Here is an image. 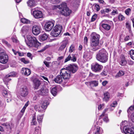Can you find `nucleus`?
<instances>
[{
  "instance_id": "f257e3e1",
  "label": "nucleus",
  "mask_w": 134,
  "mask_h": 134,
  "mask_svg": "<svg viewBox=\"0 0 134 134\" xmlns=\"http://www.w3.org/2000/svg\"><path fill=\"white\" fill-rule=\"evenodd\" d=\"M91 48L93 51H95L99 48L98 44L100 36L95 32H93L91 35Z\"/></svg>"
},
{
  "instance_id": "f03ea898",
  "label": "nucleus",
  "mask_w": 134,
  "mask_h": 134,
  "mask_svg": "<svg viewBox=\"0 0 134 134\" xmlns=\"http://www.w3.org/2000/svg\"><path fill=\"white\" fill-rule=\"evenodd\" d=\"M96 58L100 62L105 63L108 60V54L105 49H102L100 50L97 54Z\"/></svg>"
},
{
  "instance_id": "7ed1b4c3",
  "label": "nucleus",
  "mask_w": 134,
  "mask_h": 134,
  "mask_svg": "<svg viewBox=\"0 0 134 134\" xmlns=\"http://www.w3.org/2000/svg\"><path fill=\"white\" fill-rule=\"evenodd\" d=\"M120 127L122 132L126 134H134V130L129 127L127 121L121 122Z\"/></svg>"
},
{
  "instance_id": "20e7f679",
  "label": "nucleus",
  "mask_w": 134,
  "mask_h": 134,
  "mask_svg": "<svg viewBox=\"0 0 134 134\" xmlns=\"http://www.w3.org/2000/svg\"><path fill=\"white\" fill-rule=\"evenodd\" d=\"M27 37L28 42L26 44L29 47H35L37 48L40 45V43L38 42L35 37L28 35L27 36Z\"/></svg>"
},
{
  "instance_id": "39448f33",
  "label": "nucleus",
  "mask_w": 134,
  "mask_h": 134,
  "mask_svg": "<svg viewBox=\"0 0 134 134\" xmlns=\"http://www.w3.org/2000/svg\"><path fill=\"white\" fill-rule=\"evenodd\" d=\"M71 72L69 70L65 68H62L61 70L60 74L63 79V82L66 83L69 81L71 76Z\"/></svg>"
},
{
  "instance_id": "423d86ee",
  "label": "nucleus",
  "mask_w": 134,
  "mask_h": 134,
  "mask_svg": "<svg viewBox=\"0 0 134 134\" xmlns=\"http://www.w3.org/2000/svg\"><path fill=\"white\" fill-rule=\"evenodd\" d=\"M62 26L60 25L55 26L51 32V35L54 37L59 36L61 33L62 30Z\"/></svg>"
},
{
  "instance_id": "0eeeda50",
  "label": "nucleus",
  "mask_w": 134,
  "mask_h": 134,
  "mask_svg": "<svg viewBox=\"0 0 134 134\" xmlns=\"http://www.w3.org/2000/svg\"><path fill=\"white\" fill-rule=\"evenodd\" d=\"M8 56L5 52H0V62L5 64L8 61Z\"/></svg>"
},
{
  "instance_id": "6e6552de",
  "label": "nucleus",
  "mask_w": 134,
  "mask_h": 134,
  "mask_svg": "<svg viewBox=\"0 0 134 134\" xmlns=\"http://www.w3.org/2000/svg\"><path fill=\"white\" fill-rule=\"evenodd\" d=\"M31 12L33 13V15L36 18H41L43 16V14L42 12L38 10L36 8L32 9Z\"/></svg>"
},
{
  "instance_id": "1a4fd4ad",
  "label": "nucleus",
  "mask_w": 134,
  "mask_h": 134,
  "mask_svg": "<svg viewBox=\"0 0 134 134\" xmlns=\"http://www.w3.org/2000/svg\"><path fill=\"white\" fill-rule=\"evenodd\" d=\"M102 66L98 63H96L91 65V69L93 71L96 72H98L101 70Z\"/></svg>"
},
{
  "instance_id": "9d476101",
  "label": "nucleus",
  "mask_w": 134,
  "mask_h": 134,
  "mask_svg": "<svg viewBox=\"0 0 134 134\" xmlns=\"http://www.w3.org/2000/svg\"><path fill=\"white\" fill-rule=\"evenodd\" d=\"M54 20L48 21L47 22L45 25L44 28L47 31H50L52 29L54 25Z\"/></svg>"
},
{
  "instance_id": "9b49d317",
  "label": "nucleus",
  "mask_w": 134,
  "mask_h": 134,
  "mask_svg": "<svg viewBox=\"0 0 134 134\" xmlns=\"http://www.w3.org/2000/svg\"><path fill=\"white\" fill-rule=\"evenodd\" d=\"M37 94L42 96H47L49 93V90L48 89L44 86H43L40 90L37 91Z\"/></svg>"
},
{
  "instance_id": "f8f14e48",
  "label": "nucleus",
  "mask_w": 134,
  "mask_h": 134,
  "mask_svg": "<svg viewBox=\"0 0 134 134\" xmlns=\"http://www.w3.org/2000/svg\"><path fill=\"white\" fill-rule=\"evenodd\" d=\"M29 91L27 88L25 86L22 87L20 89V93L22 97H26L28 94Z\"/></svg>"
},
{
  "instance_id": "ddd939ff",
  "label": "nucleus",
  "mask_w": 134,
  "mask_h": 134,
  "mask_svg": "<svg viewBox=\"0 0 134 134\" xmlns=\"http://www.w3.org/2000/svg\"><path fill=\"white\" fill-rule=\"evenodd\" d=\"M41 27L37 25H34L32 28V33L35 35H38L41 32Z\"/></svg>"
},
{
  "instance_id": "4468645a",
  "label": "nucleus",
  "mask_w": 134,
  "mask_h": 134,
  "mask_svg": "<svg viewBox=\"0 0 134 134\" xmlns=\"http://www.w3.org/2000/svg\"><path fill=\"white\" fill-rule=\"evenodd\" d=\"M107 23L108 22L107 20H104L101 22V24L102 27L104 29L107 31H108L110 29L111 26Z\"/></svg>"
},
{
  "instance_id": "2eb2a0df",
  "label": "nucleus",
  "mask_w": 134,
  "mask_h": 134,
  "mask_svg": "<svg viewBox=\"0 0 134 134\" xmlns=\"http://www.w3.org/2000/svg\"><path fill=\"white\" fill-rule=\"evenodd\" d=\"M77 66L75 64L70 65L68 67V69L72 73H75L78 69Z\"/></svg>"
},
{
  "instance_id": "dca6fc26",
  "label": "nucleus",
  "mask_w": 134,
  "mask_h": 134,
  "mask_svg": "<svg viewBox=\"0 0 134 134\" xmlns=\"http://www.w3.org/2000/svg\"><path fill=\"white\" fill-rule=\"evenodd\" d=\"M21 73L26 76H28L30 75L31 73V70L26 68H23L21 70Z\"/></svg>"
},
{
  "instance_id": "f3484780",
  "label": "nucleus",
  "mask_w": 134,
  "mask_h": 134,
  "mask_svg": "<svg viewBox=\"0 0 134 134\" xmlns=\"http://www.w3.org/2000/svg\"><path fill=\"white\" fill-rule=\"evenodd\" d=\"M119 62L120 64L122 66H125L127 64V62L125 60V57L123 55H121Z\"/></svg>"
},
{
  "instance_id": "a211bd4d",
  "label": "nucleus",
  "mask_w": 134,
  "mask_h": 134,
  "mask_svg": "<svg viewBox=\"0 0 134 134\" xmlns=\"http://www.w3.org/2000/svg\"><path fill=\"white\" fill-rule=\"evenodd\" d=\"M49 104V103L47 102V101L44 100L42 104L41 107V109H39L38 110L39 112H41L46 109L47 107V105Z\"/></svg>"
},
{
  "instance_id": "6ab92c4d",
  "label": "nucleus",
  "mask_w": 134,
  "mask_h": 134,
  "mask_svg": "<svg viewBox=\"0 0 134 134\" xmlns=\"http://www.w3.org/2000/svg\"><path fill=\"white\" fill-rule=\"evenodd\" d=\"M62 78L63 77L61 75H59L54 79V80L56 83L60 84L63 82Z\"/></svg>"
},
{
  "instance_id": "aec40b11",
  "label": "nucleus",
  "mask_w": 134,
  "mask_h": 134,
  "mask_svg": "<svg viewBox=\"0 0 134 134\" xmlns=\"http://www.w3.org/2000/svg\"><path fill=\"white\" fill-rule=\"evenodd\" d=\"M71 13V11L68 8L61 10L62 14L65 16L69 15Z\"/></svg>"
},
{
  "instance_id": "412c9836",
  "label": "nucleus",
  "mask_w": 134,
  "mask_h": 134,
  "mask_svg": "<svg viewBox=\"0 0 134 134\" xmlns=\"http://www.w3.org/2000/svg\"><path fill=\"white\" fill-rule=\"evenodd\" d=\"M68 43V42L67 40L63 41L62 42V44L59 47L58 51H63L66 47Z\"/></svg>"
},
{
  "instance_id": "4be33fe9",
  "label": "nucleus",
  "mask_w": 134,
  "mask_h": 134,
  "mask_svg": "<svg viewBox=\"0 0 134 134\" xmlns=\"http://www.w3.org/2000/svg\"><path fill=\"white\" fill-rule=\"evenodd\" d=\"M104 97L103 99V100L106 102H108L110 98V94L109 92H107L104 93Z\"/></svg>"
},
{
  "instance_id": "5701e85b",
  "label": "nucleus",
  "mask_w": 134,
  "mask_h": 134,
  "mask_svg": "<svg viewBox=\"0 0 134 134\" xmlns=\"http://www.w3.org/2000/svg\"><path fill=\"white\" fill-rule=\"evenodd\" d=\"M41 83L40 81L37 80H35L34 81V88L37 89L40 85Z\"/></svg>"
},
{
  "instance_id": "b1692460",
  "label": "nucleus",
  "mask_w": 134,
  "mask_h": 134,
  "mask_svg": "<svg viewBox=\"0 0 134 134\" xmlns=\"http://www.w3.org/2000/svg\"><path fill=\"white\" fill-rule=\"evenodd\" d=\"M28 5L30 7H32L36 5V3L34 0H29L27 2Z\"/></svg>"
},
{
  "instance_id": "393cba45",
  "label": "nucleus",
  "mask_w": 134,
  "mask_h": 134,
  "mask_svg": "<svg viewBox=\"0 0 134 134\" xmlns=\"http://www.w3.org/2000/svg\"><path fill=\"white\" fill-rule=\"evenodd\" d=\"M29 29V27L26 25L23 26L21 29V32L24 34H26L28 32Z\"/></svg>"
},
{
  "instance_id": "a878e982",
  "label": "nucleus",
  "mask_w": 134,
  "mask_h": 134,
  "mask_svg": "<svg viewBox=\"0 0 134 134\" xmlns=\"http://www.w3.org/2000/svg\"><path fill=\"white\" fill-rule=\"evenodd\" d=\"M48 37V36L46 34L40 35V39L41 40L44 41L46 40Z\"/></svg>"
},
{
  "instance_id": "bb28decb",
  "label": "nucleus",
  "mask_w": 134,
  "mask_h": 134,
  "mask_svg": "<svg viewBox=\"0 0 134 134\" xmlns=\"http://www.w3.org/2000/svg\"><path fill=\"white\" fill-rule=\"evenodd\" d=\"M103 131L102 129L100 127L98 126L97 127L95 134H100L103 132Z\"/></svg>"
},
{
  "instance_id": "cd10ccee",
  "label": "nucleus",
  "mask_w": 134,
  "mask_h": 134,
  "mask_svg": "<svg viewBox=\"0 0 134 134\" xmlns=\"http://www.w3.org/2000/svg\"><path fill=\"white\" fill-rule=\"evenodd\" d=\"M124 74V72L123 71L120 70L116 75L115 77L116 78H118L123 75Z\"/></svg>"
},
{
  "instance_id": "c85d7f7f",
  "label": "nucleus",
  "mask_w": 134,
  "mask_h": 134,
  "mask_svg": "<svg viewBox=\"0 0 134 134\" xmlns=\"http://www.w3.org/2000/svg\"><path fill=\"white\" fill-rule=\"evenodd\" d=\"M68 8L67 4L65 3H63L59 5V9L62 10H63Z\"/></svg>"
},
{
  "instance_id": "c756f323",
  "label": "nucleus",
  "mask_w": 134,
  "mask_h": 134,
  "mask_svg": "<svg viewBox=\"0 0 134 134\" xmlns=\"http://www.w3.org/2000/svg\"><path fill=\"white\" fill-rule=\"evenodd\" d=\"M20 21L22 23L24 24H29L30 23V21L29 20L25 18H21Z\"/></svg>"
},
{
  "instance_id": "7c9ffc66",
  "label": "nucleus",
  "mask_w": 134,
  "mask_h": 134,
  "mask_svg": "<svg viewBox=\"0 0 134 134\" xmlns=\"http://www.w3.org/2000/svg\"><path fill=\"white\" fill-rule=\"evenodd\" d=\"M57 88L56 87H55L52 88L51 90V92L53 96H55L57 94Z\"/></svg>"
},
{
  "instance_id": "2f4dec72",
  "label": "nucleus",
  "mask_w": 134,
  "mask_h": 134,
  "mask_svg": "<svg viewBox=\"0 0 134 134\" xmlns=\"http://www.w3.org/2000/svg\"><path fill=\"white\" fill-rule=\"evenodd\" d=\"M43 115H38L37 116V119L38 123L39 124L41 123L42 121V120L43 118Z\"/></svg>"
},
{
  "instance_id": "473e14b6",
  "label": "nucleus",
  "mask_w": 134,
  "mask_h": 134,
  "mask_svg": "<svg viewBox=\"0 0 134 134\" xmlns=\"http://www.w3.org/2000/svg\"><path fill=\"white\" fill-rule=\"evenodd\" d=\"M4 125L6 126V128L8 129H11L13 127V125L12 123L5 124H4Z\"/></svg>"
},
{
  "instance_id": "72a5a7b5",
  "label": "nucleus",
  "mask_w": 134,
  "mask_h": 134,
  "mask_svg": "<svg viewBox=\"0 0 134 134\" xmlns=\"http://www.w3.org/2000/svg\"><path fill=\"white\" fill-rule=\"evenodd\" d=\"M134 109V105L133 106H130L127 110V112L128 113V116H130V114L131 113V111Z\"/></svg>"
},
{
  "instance_id": "f704fd0d",
  "label": "nucleus",
  "mask_w": 134,
  "mask_h": 134,
  "mask_svg": "<svg viewBox=\"0 0 134 134\" xmlns=\"http://www.w3.org/2000/svg\"><path fill=\"white\" fill-rule=\"evenodd\" d=\"M7 76V75H6L3 79V81L6 85L7 84V83H8L9 81H10L11 80V78H9L10 77H9Z\"/></svg>"
},
{
  "instance_id": "c9c22d12",
  "label": "nucleus",
  "mask_w": 134,
  "mask_h": 134,
  "mask_svg": "<svg viewBox=\"0 0 134 134\" xmlns=\"http://www.w3.org/2000/svg\"><path fill=\"white\" fill-rule=\"evenodd\" d=\"M69 55H70L71 58H70V60L73 62H75L76 60V58L75 55L73 54H69Z\"/></svg>"
},
{
  "instance_id": "e433bc0d",
  "label": "nucleus",
  "mask_w": 134,
  "mask_h": 134,
  "mask_svg": "<svg viewBox=\"0 0 134 134\" xmlns=\"http://www.w3.org/2000/svg\"><path fill=\"white\" fill-rule=\"evenodd\" d=\"M130 57L133 60H134V50H131L129 52Z\"/></svg>"
},
{
  "instance_id": "4c0bfd02",
  "label": "nucleus",
  "mask_w": 134,
  "mask_h": 134,
  "mask_svg": "<svg viewBox=\"0 0 134 134\" xmlns=\"http://www.w3.org/2000/svg\"><path fill=\"white\" fill-rule=\"evenodd\" d=\"M2 41L3 43L7 47L9 48H11V45L7 41L4 39H2Z\"/></svg>"
},
{
  "instance_id": "58836bf2",
  "label": "nucleus",
  "mask_w": 134,
  "mask_h": 134,
  "mask_svg": "<svg viewBox=\"0 0 134 134\" xmlns=\"http://www.w3.org/2000/svg\"><path fill=\"white\" fill-rule=\"evenodd\" d=\"M37 123V122L36 121V116L35 115L33 117L31 124L32 125H35Z\"/></svg>"
},
{
  "instance_id": "ea45409f",
  "label": "nucleus",
  "mask_w": 134,
  "mask_h": 134,
  "mask_svg": "<svg viewBox=\"0 0 134 134\" xmlns=\"http://www.w3.org/2000/svg\"><path fill=\"white\" fill-rule=\"evenodd\" d=\"M91 85L93 84L95 86H97L98 85V82L96 81H94L90 82Z\"/></svg>"
},
{
  "instance_id": "a19ab883",
  "label": "nucleus",
  "mask_w": 134,
  "mask_h": 134,
  "mask_svg": "<svg viewBox=\"0 0 134 134\" xmlns=\"http://www.w3.org/2000/svg\"><path fill=\"white\" fill-rule=\"evenodd\" d=\"M16 73L14 72H12L10 73L8 75H7V77H14L15 76Z\"/></svg>"
},
{
  "instance_id": "79ce46f5",
  "label": "nucleus",
  "mask_w": 134,
  "mask_h": 134,
  "mask_svg": "<svg viewBox=\"0 0 134 134\" xmlns=\"http://www.w3.org/2000/svg\"><path fill=\"white\" fill-rule=\"evenodd\" d=\"M20 60L25 64H27L29 63V60L26 59L25 58H23L21 59Z\"/></svg>"
},
{
  "instance_id": "37998d69",
  "label": "nucleus",
  "mask_w": 134,
  "mask_h": 134,
  "mask_svg": "<svg viewBox=\"0 0 134 134\" xmlns=\"http://www.w3.org/2000/svg\"><path fill=\"white\" fill-rule=\"evenodd\" d=\"M39 94H37V92H36L35 96L33 97V100H36L39 97Z\"/></svg>"
},
{
  "instance_id": "c03bdc74",
  "label": "nucleus",
  "mask_w": 134,
  "mask_h": 134,
  "mask_svg": "<svg viewBox=\"0 0 134 134\" xmlns=\"http://www.w3.org/2000/svg\"><path fill=\"white\" fill-rule=\"evenodd\" d=\"M75 49L74 47V45H72L70 47L69 52L70 53H72L74 50Z\"/></svg>"
},
{
  "instance_id": "a18cd8bd",
  "label": "nucleus",
  "mask_w": 134,
  "mask_h": 134,
  "mask_svg": "<svg viewBox=\"0 0 134 134\" xmlns=\"http://www.w3.org/2000/svg\"><path fill=\"white\" fill-rule=\"evenodd\" d=\"M129 117H130L131 120L134 122V112L132 113L131 115L130 114V116Z\"/></svg>"
},
{
  "instance_id": "49530a36",
  "label": "nucleus",
  "mask_w": 134,
  "mask_h": 134,
  "mask_svg": "<svg viewBox=\"0 0 134 134\" xmlns=\"http://www.w3.org/2000/svg\"><path fill=\"white\" fill-rule=\"evenodd\" d=\"M131 9L130 8H128L125 10V14L127 15H129V13L131 12Z\"/></svg>"
},
{
  "instance_id": "de8ad7c7",
  "label": "nucleus",
  "mask_w": 134,
  "mask_h": 134,
  "mask_svg": "<svg viewBox=\"0 0 134 134\" xmlns=\"http://www.w3.org/2000/svg\"><path fill=\"white\" fill-rule=\"evenodd\" d=\"M39 126L36 127L35 128V131H34V134H38L40 132L39 130L38 129Z\"/></svg>"
},
{
  "instance_id": "09e8293b",
  "label": "nucleus",
  "mask_w": 134,
  "mask_h": 134,
  "mask_svg": "<svg viewBox=\"0 0 134 134\" xmlns=\"http://www.w3.org/2000/svg\"><path fill=\"white\" fill-rule=\"evenodd\" d=\"M71 58L70 55H69L68 56L66 57L65 59L64 62L65 63L67 62L70 60V58Z\"/></svg>"
},
{
  "instance_id": "8fccbe9b",
  "label": "nucleus",
  "mask_w": 134,
  "mask_h": 134,
  "mask_svg": "<svg viewBox=\"0 0 134 134\" xmlns=\"http://www.w3.org/2000/svg\"><path fill=\"white\" fill-rule=\"evenodd\" d=\"M118 18L119 20L122 21L125 19V17L121 14H120L118 16Z\"/></svg>"
},
{
  "instance_id": "3c124183",
  "label": "nucleus",
  "mask_w": 134,
  "mask_h": 134,
  "mask_svg": "<svg viewBox=\"0 0 134 134\" xmlns=\"http://www.w3.org/2000/svg\"><path fill=\"white\" fill-rule=\"evenodd\" d=\"M97 17V16L96 14H94V15L93 16H92L91 21H94L96 19Z\"/></svg>"
},
{
  "instance_id": "603ef678",
  "label": "nucleus",
  "mask_w": 134,
  "mask_h": 134,
  "mask_svg": "<svg viewBox=\"0 0 134 134\" xmlns=\"http://www.w3.org/2000/svg\"><path fill=\"white\" fill-rule=\"evenodd\" d=\"M51 2L53 4H57L59 2V0H51Z\"/></svg>"
},
{
  "instance_id": "864d4df0",
  "label": "nucleus",
  "mask_w": 134,
  "mask_h": 134,
  "mask_svg": "<svg viewBox=\"0 0 134 134\" xmlns=\"http://www.w3.org/2000/svg\"><path fill=\"white\" fill-rule=\"evenodd\" d=\"M2 94L3 96L5 97H6L7 96V92L5 90L3 91Z\"/></svg>"
},
{
  "instance_id": "5fc2aeb1",
  "label": "nucleus",
  "mask_w": 134,
  "mask_h": 134,
  "mask_svg": "<svg viewBox=\"0 0 134 134\" xmlns=\"http://www.w3.org/2000/svg\"><path fill=\"white\" fill-rule=\"evenodd\" d=\"M95 9L97 11H99L100 9V7L98 4H95Z\"/></svg>"
},
{
  "instance_id": "6e6d98bb",
  "label": "nucleus",
  "mask_w": 134,
  "mask_h": 134,
  "mask_svg": "<svg viewBox=\"0 0 134 134\" xmlns=\"http://www.w3.org/2000/svg\"><path fill=\"white\" fill-rule=\"evenodd\" d=\"M108 108L105 109H104L102 114L100 115V117H102L104 115L105 113L108 110Z\"/></svg>"
},
{
  "instance_id": "4d7b16f0",
  "label": "nucleus",
  "mask_w": 134,
  "mask_h": 134,
  "mask_svg": "<svg viewBox=\"0 0 134 134\" xmlns=\"http://www.w3.org/2000/svg\"><path fill=\"white\" fill-rule=\"evenodd\" d=\"M38 105H35L34 107V109L36 110H37L38 111V110L39 109H41V107H38Z\"/></svg>"
},
{
  "instance_id": "13d9d810",
  "label": "nucleus",
  "mask_w": 134,
  "mask_h": 134,
  "mask_svg": "<svg viewBox=\"0 0 134 134\" xmlns=\"http://www.w3.org/2000/svg\"><path fill=\"white\" fill-rule=\"evenodd\" d=\"M99 2L102 4L105 5V3L103 0H98Z\"/></svg>"
},
{
  "instance_id": "bf43d9fd",
  "label": "nucleus",
  "mask_w": 134,
  "mask_h": 134,
  "mask_svg": "<svg viewBox=\"0 0 134 134\" xmlns=\"http://www.w3.org/2000/svg\"><path fill=\"white\" fill-rule=\"evenodd\" d=\"M27 56L30 58L31 59H32V54L30 53H27Z\"/></svg>"
},
{
  "instance_id": "052dcab7",
  "label": "nucleus",
  "mask_w": 134,
  "mask_h": 134,
  "mask_svg": "<svg viewBox=\"0 0 134 134\" xmlns=\"http://www.w3.org/2000/svg\"><path fill=\"white\" fill-rule=\"evenodd\" d=\"M88 38L87 37L85 36L84 38V43L85 44H86L87 42Z\"/></svg>"
},
{
  "instance_id": "680f3d73",
  "label": "nucleus",
  "mask_w": 134,
  "mask_h": 134,
  "mask_svg": "<svg viewBox=\"0 0 134 134\" xmlns=\"http://www.w3.org/2000/svg\"><path fill=\"white\" fill-rule=\"evenodd\" d=\"M126 26L128 29L130 28V25L129 24V22H127L126 23Z\"/></svg>"
},
{
  "instance_id": "e2e57ef3",
  "label": "nucleus",
  "mask_w": 134,
  "mask_h": 134,
  "mask_svg": "<svg viewBox=\"0 0 134 134\" xmlns=\"http://www.w3.org/2000/svg\"><path fill=\"white\" fill-rule=\"evenodd\" d=\"M107 83L108 82L107 81H104L102 83V85L104 86H105Z\"/></svg>"
},
{
  "instance_id": "0e129e2a",
  "label": "nucleus",
  "mask_w": 134,
  "mask_h": 134,
  "mask_svg": "<svg viewBox=\"0 0 134 134\" xmlns=\"http://www.w3.org/2000/svg\"><path fill=\"white\" fill-rule=\"evenodd\" d=\"M43 63L47 67H49V63L48 62L44 61L43 62Z\"/></svg>"
},
{
  "instance_id": "69168bd1",
  "label": "nucleus",
  "mask_w": 134,
  "mask_h": 134,
  "mask_svg": "<svg viewBox=\"0 0 134 134\" xmlns=\"http://www.w3.org/2000/svg\"><path fill=\"white\" fill-rule=\"evenodd\" d=\"M105 13H108L111 11V9L108 8H106L105 9Z\"/></svg>"
},
{
  "instance_id": "338daca9",
  "label": "nucleus",
  "mask_w": 134,
  "mask_h": 134,
  "mask_svg": "<svg viewBox=\"0 0 134 134\" xmlns=\"http://www.w3.org/2000/svg\"><path fill=\"white\" fill-rule=\"evenodd\" d=\"M104 104H100V105L98 106V109L99 110H100L102 109V107L103 106Z\"/></svg>"
},
{
  "instance_id": "774afa93",
  "label": "nucleus",
  "mask_w": 134,
  "mask_h": 134,
  "mask_svg": "<svg viewBox=\"0 0 134 134\" xmlns=\"http://www.w3.org/2000/svg\"><path fill=\"white\" fill-rule=\"evenodd\" d=\"M130 39V37L129 36H126L124 39V40L125 41H128Z\"/></svg>"
}]
</instances>
